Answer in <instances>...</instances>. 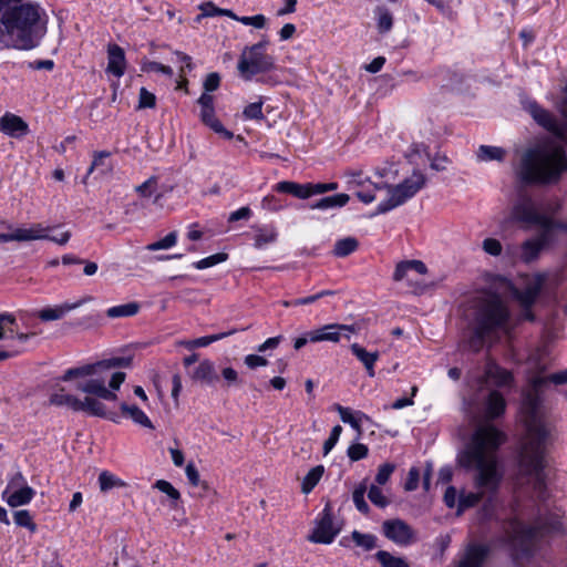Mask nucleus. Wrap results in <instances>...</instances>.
I'll return each mask as SVG.
<instances>
[{
	"mask_svg": "<svg viewBox=\"0 0 567 567\" xmlns=\"http://www.w3.org/2000/svg\"><path fill=\"white\" fill-rule=\"evenodd\" d=\"M549 383L566 384L567 369L549 375H543L542 372L530 375L520 406L526 434L518 455L519 471L534 480V486L539 493L545 487V454L550 443V430L545 421L542 394Z\"/></svg>",
	"mask_w": 567,
	"mask_h": 567,
	"instance_id": "nucleus-1",
	"label": "nucleus"
},
{
	"mask_svg": "<svg viewBox=\"0 0 567 567\" xmlns=\"http://www.w3.org/2000/svg\"><path fill=\"white\" fill-rule=\"evenodd\" d=\"M506 435L489 423L478 425L470 442L458 455V463L467 471L475 472L477 492H462L458 497V514L475 506L486 494L494 495L503 474L499 470L498 449Z\"/></svg>",
	"mask_w": 567,
	"mask_h": 567,
	"instance_id": "nucleus-2",
	"label": "nucleus"
},
{
	"mask_svg": "<svg viewBox=\"0 0 567 567\" xmlns=\"http://www.w3.org/2000/svg\"><path fill=\"white\" fill-rule=\"evenodd\" d=\"M559 205L536 202L528 196L520 197L512 209L513 220L522 224L523 229L538 228L536 236L526 239L519 248V259L529 264L535 261L540 252L556 239V234L567 231V223L553 216Z\"/></svg>",
	"mask_w": 567,
	"mask_h": 567,
	"instance_id": "nucleus-3",
	"label": "nucleus"
},
{
	"mask_svg": "<svg viewBox=\"0 0 567 567\" xmlns=\"http://www.w3.org/2000/svg\"><path fill=\"white\" fill-rule=\"evenodd\" d=\"M474 316L467 348L478 352L485 344L499 340L507 332L511 311L506 301L496 292L483 291L473 301Z\"/></svg>",
	"mask_w": 567,
	"mask_h": 567,
	"instance_id": "nucleus-4",
	"label": "nucleus"
},
{
	"mask_svg": "<svg viewBox=\"0 0 567 567\" xmlns=\"http://www.w3.org/2000/svg\"><path fill=\"white\" fill-rule=\"evenodd\" d=\"M38 4L21 2L3 12L0 17L1 34L7 44L19 50L35 48L47 31V20Z\"/></svg>",
	"mask_w": 567,
	"mask_h": 567,
	"instance_id": "nucleus-5",
	"label": "nucleus"
},
{
	"mask_svg": "<svg viewBox=\"0 0 567 567\" xmlns=\"http://www.w3.org/2000/svg\"><path fill=\"white\" fill-rule=\"evenodd\" d=\"M567 173V154L553 142L527 150L520 162L519 178L528 184H555Z\"/></svg>",
	"mask_w": 567,
	"mask_h": 567,
	"instance_id": "nucleus-6",
	"label": "nucleus"
},
{
	"mask_svg": "<svg viewBox=\"0 0 567 567\" xmlns=\"http://www.w3.org/2000/svg\"><path fill=\"white\" fill-rule=\"evenodd\" d=\"M512 546V556L520 563L533 556L538 538L549 533L563 532V522L558 515L538 517L536 522L526 526L519 517L508 519L503 526Z\"/></svg>",
	"mask_w": 567,
	"mask_h": 567,
	"instance_id": "nucleus-7",
	"label": "nucleus"
},
{
	"mask_svg": "<svg viewBox=\"0 0 567 567\" xmlns=\"http://www.w3.org/2000/svg\"><path fill=\"white\" fill-rule=\"evenodd\" d=\"M131 364V357H115L93 364L68 369L61 377V380L68 382L73 379L91 377V379L86 381H78L75 383V389L103 400L114 401L117 396L113 391L106 388V380L101 375V373L114 368H127Z\"/></svg>",
	"mask_w": 567,
	"mask_h": 567,
	"instance_id": "nucleus-8",
	"label": "nucleus"
},
{
	"mask_svg": "<svg viewBox=\"0 0 567 567\" xmlns=\"http://www.w3.org/2000/svg\"><path fill=\"white\" fill-rule=\"evenodd\" d=\"M374 189H386L388 199L377 207V214H385L408 202L426 185V177L420 171H413L412 175L398 185L372 184Z\"/></svg>",
	"mask_w": 567,
	"mask_h": 567,
	"instance_id": "nucleus-9",
	"label": "nucleus"
},
{
	"mask_svg": "<svg viewBox=\"0 0 567 567\" xmlns=\"http://www.w3.org/2000/svg\"><path fill=\"white\" fill-rule=\"evenodd\" d=\"M17 318L10 313H0V361L14 358L25 351V343L34 332H18Z\"/></svg>",
	"mask_w": 567,
	"mask_h": 567,
	"instance_id": "nucleus-10",
	"label": "nucleus"
},
{
	"mask_svg": "<svg viewBox=\"0 0 567 567\" xmlns=\"http://www.w3.org/2000/svg\"><path fill=\"white\" fill-rule=\"evenodd\" d=\"M275 69V58L266 52L245 48L239 56L237 70L245 81H250L257 74Z\"/></svg>",
	"mask_w": 567,
	"mask_h": 567,
	"instance_id": "nucleus-11",
	"label": "nucleus"
},
{
	"mask_svg": "<svg viewBox=\"0 0 567 567\" xmlns=\"http://www.w3.org/2000/svg\"><path fill=\"white\" fill-rule=\"evenodd\" d=\"M35 491L28 485L25 477L21 472L13 474L2 492V499L12 508L29 504Z\"/></svg>",
	"mask_w": 567,
	"mask_h": 567,
	"instance_id": "nucleus-12",
	"label": "nucleus"
},
{
	"mask_svg": "<svg viewBox=\"0 0 567 567\" xmlns=\"http://www.w3.org/2000/svg\"><path fill=\"white\" fill-rule=\"evenodd\" d=\"M544 286L542 276H535L528 279L522 289H516L514 296L523 307L522 317L526 320L533 321L534 315L530 311L532 306L536 302Z\"/></svg>",
	"mask_w": 567,
	"mask_h": 567,
	"instance_id": "nucleus-13",
	"label": "nucleus"
},
{
	"mask_svg": "<svg viewBox=\"0 0 567 567\" xmlns=\"http://www.w3.org/2000/svg\"><path fill=\"white\" fill-rule=\"evenodd\" d=\"M339 532L340 528L333 524L331 507L327 504L308 540L316 544H330Z\"/></svg>",
	"mask_w": 567,
	"mask_h": 567,
	"instance_id": "nucleus-14",
	"label": "nucleus"
},
{
	"mask_svg": "<svg viewBox=\"0 0 567 567\" xmlns=\"http://www.w3.org/2000/svg\"><path fill=\"white\" fill-rule=\"evenodd\" d=\"M384 536L400 546H408L416 540L415 532L402 519H389L383 522Z\"/></svg>",
	"mask_w": 567,
	"mask_h": 567,
	"instance_id": "nucleus-15",
	"label": "nucleus"
},
{
	"mask_svg": "<svg viewBox=\"0 0 567 567\" xmlns=\"http://www.w3.org/2000/svg\"><path fill=\"white\" fill-rule=\"evenodd\" d=\"M9 229L11 233H0V243L41 240L45 237V228L42 224H34L30 228L9 226Z\"/></svg>",
	"mask_w": 567,
	"mask_h": 567,
	"instance_id": "nucleus-16",
	"label": "nucleus"
},
{
	"mask_svg": "<svg viewBox=\"0 0 567 567\" xmlns=\"http://www.w3.org/2000/svg\"><path fill=\"white\" fill-rule=\"evenodd\" d=\"M81 305H82V301H78V302H74V303L65 302L63 305H60V306H56V307H53V308H45V309H42V310H39V311H33V312L20 311L19 312V318L22 321H27L29 319V317H38L42 321L59 320V319L63 318L68 312H70L71 310L76 309Z\"/></svg>",
	"mask_w": 567,
	"mask_h": 567,
	"instance_id": "nucleus-17",
	"label": "nucleus"
},
{
	"mask_svg": "<svg viewBox=\"0 0 567 567\" xmlns=\"http://www.w3.org/2000/svg\"><path fill=\"white\" fill-rule=\"evenodd\" d=\"M488 553L486 545L470 544L453 567H482Z\"/></svg>",
	"mask_w": 567,
	"mask_h": 567,
	"instance_id": "nucleus-18",
	"label": "nucleus"
},
{
	"mask_svg": "<svg viewBox=\"0 0 567 567\" xmlns=\"http://www.w3.org/2000/svg\"><path fill=\"white\" fill-rule=\"evenodd\" d=\"M0 131L19 138L28 134L29 126L20 116L7 113L0 117Z\"/></svg>",
	"mask_w": 567,
	"mask_h": 567,
	"instance_id": "nucleus-19",
	"label": "nucleus"
},
{
	"mask_svg": "<svg viewBox=\"0 0 567 567\" xmlns=\"http://www.w3.org/2000/svg\"><path fill=\"white\" fill-rule=\"evenodd\" d=\"M125 65L124 50L117 44H109L106 71L116 78H121L125 72Z\"/></svg>",
	"mask_w": 567,
	"mask_h": 567,
	"instance_id": "nucleus-20",
	"label": "nucleus"
},
{
	"mask_svg": "<svg viewBox=\"0 0 567 567\" xmlns=\"http://www.w3.org/2000/svg\"><path fill=\"white\" fill-rule=\"evenodd\" d=\"M506 401L498 391H489L485 400L484 415L487 421L499 417L504 414Z\"/></svg>",
	"mask_w": 567,
	"mask_h": 567,
	"instance_id": "nucleus-21",
	"label": "nucleus"
},
{
	"mask_svg": "<svg viewBox=\"0 0 567 567\" xmlns=\"http://www.w3.org/2000/svg\"><path fill=\"white\" fill-rule=\"evenodd\" d=\"M275 190L290 194L300 199H306L312 196L311 183L298 184L295 182L282 181L276 184Z\"/></svg>",
	"mask_w": 567,
	"mask_h": 567,
	"instance_id": "nucleus-22",
	"label": "nucleus"
},
{
	"mask_svg": "<svg viewBox=\"0 0 567 567\" xmlns=\"http://www.w3.org/2000/svg\"><path fill=\"white\" fill-rule=\"evenodd\" d=\"M351 351L357 357V359L364 365L368 375L370 378H373L375 375L374 364L379 359V352H369L358 343H353L351 346Z\"/></svg>",
	"mask_w": 567,
	"mask_h": 567,
	"instance_id": "nucleus-23",
	"label": "nucleus"
},
{
	"mask_svg": "<svg viewBox=\"0 0 567 567\" xmlns=\"http://www.w3.org/2000/svg\"><path fill=\"white\" fill-rule=\"evenodd\" d=\"M485 378L487 382H491L492 384L497 386L507 385L512 381V374L507 370L501 368L494 362H488L486 364Z\"/></svg>",
	"mask_w": 567,
	"mask_h": 567,
	"instance_id": "nucleus-24",
	"label": "nucleus"
},
{
	"mask_svg": "<svg viewBox=\"0 0 567 567\" xmlns=\"http://www.w3.org/2000/svg\"><path fill=\"white\" fill-rule=\"evenodd\" d=\"M121 412L124 416L130 417L135 424L148 429L154 430V425L151 419L136 405L122 403L120 405Z\"/></svg>",
	"mask_w": 567,
	"mask_h": 567,
	"instance_id": "nucleus-25",
	"label": "nucleus"
},
{
	"mask_svg": "<svg viewBox=\"0 0 567 567\" xmlns=\"http://www.w3.org/2000/svg\"><path fill=\"white\" fill-rule=\"evenodd\" d=\"M200 120L224 138L231 140L234 137L233 132L226 130L221 122L215 116V109L200 110Z\"/></svg>",
	"mask_w": 567,
	"mask_h": 567,
	"instance_id": "nucleus-26",
	"label": "nucleus"
},
{
	"mask_svg": "<svg viewBox=\"0 0 567 567\" xmlns=\"http://www.w3.org/2000/svg\"><path fill=\"white\" fill-rule=\"evenodd\" d=\"M192 378L196 381L212 384L218 379V375L214 363L209 360H203L194 370Z\"/></svg>",
	"mask_w": 567,
	"mask_h": 567,
	"instance_id": "nucleus-27",
	"label": "nucleus"
},
{
	"mask_svg": "<svg viewBox=\"0 0 567 567\" xmlns=\"http://www.w3.org/2000/svg\"><path fill=\"white\" fill-rule=\"evenodd\" d=\"M278 231L272 225L255 228L254 247L260 249L277 240Z\"/></svg>",
	"mask_w": 567,
	"mask_h": 567,
	"instance_id": "nucleus-28",
	"label": "nucleus"
},
{
	"mask_svg": "<svg viewBox=\"0 0 567 567\" xmlns=\"http://www.w3.org/2000/svg\"><path fill=\"white\" fill-rule=\"evenodd\" d=\"M50 403L56 406H68L74 412H80L81 403L76 396L65 393L64 389H60L58 392L51 394Z\"/></svg>",
	"mask_w": 567,
	"mask_h": 567,
	"instance_id": "nucleus-29",
	"label": "nucleus"
},
{
	"mask_svg": "<svg viewBox=\"0 0 567 567\" xmlns=\"http://www.w3.org/2000/svg\"><path fill=\"white\" fill-rule=\"evenodd\" d=\"M349 199H350V197L347 194H337V195L323 197V198L317 200L316 203H312L309 207H310V209H320V210H326V209L336 208V207H343L344 205L348 204Z\"/></svg>",
	"mask_w": 567,
	"mask_h": 567,
	"instance_id": "nucleus-30",
	"label": "nucleus"
},
{
	"mask_svg": "<svg viewBox=\"0 0 567 567\" xmlns=\"http://www.w3.org/2000/svg\"><path fill=\"white\" fill-rule=\"evenodd\" d=\"M374 17L377 20V29L380 34H385L391 31L393 27V16L388 8L378 6L374 9Z\"/></svg>",
	"mask_w": 567,
	"mask_h": 567,
	"instance_id": "nucleus-31",
	"label": "nucleus"
},
{
	"mask_svg": "<svg viewBox=\"0 0 567 567\" xmlns=\"http://www.w3.org/2000/svg\"><path fill=\"white\" fill-rule=\"evenodd\" d=\"M81 409L80 412H86L93 416L106 417V408L99 400L90 396H85L83 400H80Z\"/></svg>",
	"mask_w": 567,
	"mask_h": 567,
	"instance_id": "nucleus-32",
	"label": "nucleus"
},
{
	"mask_svg": "<svg viewBox=\"0 0 567 567\" xmlns=\"http://www.w3.org/2000/svg\"><path fill=\"white\" fill-rule=\"evenodd\" d=\"M324 472V467L322 465H317L312 467L308 474L303 477L301 484V491L305 494L310 493L315 486L319 483Z\"/></svg>",
	"mask_w": 567,
	"mask_h": 567,
	"instance_id": "nucleus-33",
	"label": "nucleus"
},
{
	"mask_svg": "<svg viewBox=\"0 0 567 567\" xmlns=\"http://www.w3.org/2000/svg\"><path fill=\"white\" fill-rule=\"evenodd\" d=\"M359 246L354 237H346L334 244L333 255L340 258L347 257L354 252Z\"/></svg>",
	"mask_w": 567,
	"mask_h": 567,
	"instance_id": "nucleus-34",
	"label": "nucleus"
},
{
	"mask_svg": "<svg viewBox=\"0 0 567 567\" xmlns=\"http://www.w3.org/2000/svg\"><path fill=\"white\" fill-rule=\"evenodd\" d=\"M505 151L502 147L481 145L477 151V158L482 162L503 161Z\"/></svg>",
	"mask_w": 567,
	"mask_h": 567,
	"instance_id": "nucleus-35",
	"label": "nucleus"
},
{
	"mask_svg": "<svg viewBox=\"0 0 567 567\" xmlns=\"http://www.w3.org/2000/svg\"><path fill=\"white\" fill-rule=\"evenodd\" d=\"M140 306L136 302H128L125 305L114 306L107 309L106 315L109 318L132 317L138 312Z\"/></svg>",
	"mask_w": 567,
	"mask_h": 567,
	"instance_id": "nucleus-36",
	"label": "nucleus"
},
{
	"mask_svg": "<svg viewBox=\"0 0 567 567\" xmlns=\"http://www.w3.org/2000/svg\"><path fill=\"white\" fill-rule=\"evenodd\" d=\"M100 491L105 493L115 487H124L125 483L114 474L103 471L99 475Z\"/></svg>",
	"mask_w": 567,
	"mask_h": 567,
	"instance_id": "nucleus-37",
	"label": "nucleus"
},
{
	"mask_svg": "<svg viewBox=\"0 0 567 567\" xmlns=\"http://www.w3.org/2000/svg\"><path fill=\"white\" fill-rule=\"evenodd\" d=\"M375 557L382 567H410L403 558L395 557L385 550H379Z\"/></svg>",
	"mask_w": 567,
	"mask_h": 567,
	"instance_id": "nucleus-38",
	"label": "nucleus"
},
{
	"mask_svg": "<svg viewBox=\"0 0 567 567\" xmlns=\"http://www.w3.org/2000/svg\"><path fill=\"white\" fill-rule=\"evenodd\" d=\"M13 520L17 526L24 527L31 533L37 530V524L33 522V517L27 509L16 511L13 513Z\"/></svg>",
	"mask_w": 567,
	"mask_h": 567,
	"instance_id": "nucleus-39",
	"label": "nucleus"
},
{
	"mask_svg": "<svg viewBox=\"0 0 567 567\" xmlns=\"http://www.w3.org/2000/svg\"><path fill=\"white\" fill-rule=\"evenodd\" d=\"M351 538L357 546L365 550H371L377 546V537L372 534H362L358 530H353Z\"/></svg>",
	"mask_w": 567,
	"mask_h": 567,
	"instance_id": "nucleus-40",
	"label": "nucleus"
},
{
	"mask_svg": "<svg viewBox=\"0 0 567 567\" xmlns=\"http://www.w3.org/2000/svg\"><path fill=\"white\" fill-rule=\"evenodd\" d=\"M176 241H177V234H176V231H172V233L167 234L164 238L147 245L146 249L150 251L168 249V248L173 247L176 244Z\"/></svg>",
	"mask_w": 567,
	"mask_h": 567,
	"instance_id": "nucleus-41",
	"label": "nucleus"
},
{
	"mask_svg": "<svg viewBox=\"0 0 567 567\" xmlns=\"http://www.w3.org/2000/svg\"><path fill=\"white\" fill-rule=\"evenodd\" d=\"M367 492V487L364 484H360L352 494L353 503L359 512L362 514L369 513V505L364 501V494Z\"/></svg>",
	"mask_w": 567,
	"mask_h": 567,
	"instance_id": "nucleus-42",
	"label": "nucleus"
},
{
	"mask_svg": "<svg viewBox=\"0 0 567 567\" xmlns=\"http://www.w3.org/2000/svg\"><path fill=\"white\" fill-rule=\"evenodd\" d=\"M262 104L261 99L258 102L248 104L243 111V116L246 120H264Z\"/></svg>",
	"mask_w": 567,
	"mask_h": 567,
	"instance_id": "nucleus-43",
	"label": "nucleus"
},
{
	"mask_svg": "<svg viewBox=\"0 0 567 567\" xmlns=\"http://www.w3.org/2000/svg\"><path fill=\"white\" fill-rule=\"evenodd\" d=\"M228 255L225 252H217L215 255L208 256L206 258L200 259L194 264L196 269H206L218 265L227 259Z\"/></svg>",
	"mask_w": 567,
	"mask_h": 567,
	"instance_id": "nucleus-44",
	"label": "nucleus"
},
{
	"mask_svg": "<svg viewBox=\"0 0 567 567\" xmlns=\"http://www.w3.org/2000/svg\"><path fill=\"white\" fill-rule=\"evenodd\" d=\"M319 329V333H320V339H321V342L323 341H328V342H339V331H338V327L336 326V323H330V324H326L321 328H318Z\"/></svg>",
	"mask_w": 567,
	"mask_h": 567,
	"instance_id": "nucleus-45",
	"label": "nucleus"
},
{
	"mask_svg": "<svg viewBox=\"0 0 567 567\" xmlns=\"http://www.w3.org/2000/svg\"><path fill=\"white\" fill-rule=\"evenodd\" d=\"M235 332H236V330H229V331H226V332H220V333H215V334H210V336L200 337V338L194 339L193 343H195L197 348H199V347H207V346H209L213 342L219 341V340H221V339H224L226 337H229V336L234 334Z\"/></svg>",
	"mask_w": 567,
	"mask_h": 567,
	"instance_id": "nucleus-46",
	"label": "nucleus"
},
{
	"mask_svg": "<svg viewBox=\"0 0 567 567\" xmlns=\"http://www.w3.org/2000/svg\"><path fill=\"white\" fill-rule=\"evenodd\" d=\"M368 497L372 504L381 508L386 507L389 504V501L383 495L381 488L375 485H371V487L369 488Z\"/></svg>",
	"mask_w": 567,
	"mask_h": 567,
	"instance_id": "nucleus-47",
	"label": "nucleus"
},
{
	"mask_svg": "<svg viewBox=\"0 0 567 567\" xmlns=\"http://www.w3.org/2000/svg\"><path fill=\"white\" fill-rule=\"evenodd\" d=\"M157 189V178L155 176L150 177L143 184L136 186L135 190L142 197H151Z\"/></svg>",
	"mask_w": 567,
	"mask_h": 567,
	"instance_id": "nucleus-48",
	"label": "nucleus"
},
{
	"mask_svg": "<svg viewBox=\"0 0 567 567\" xmlns=\"http://www.w3.org/2000/svg\"><path fill=\"white\" fill-rule=\"evenodd\" d=\"M346 177H348V184L350 187H362L364 183L370 182V179L362 177V171L361 169H349L344 173Z\"/></svg>",
	"mask_w": 567,
	"mask_h": 567,
	"instance_id": "nucleus-49",
	"label": "nucleus"
},
{
	"mask_svg": "<svg viewBox=\"0 0 567 567\" xmlns=\"http://www.w3.org/2000/svg\"><path fill=\"white\" fill-rule=\"evenodd\" d=\"M368 447L362 443H355L349 446L348 456L351 461L357 462L360 461L368 455Z\"/></svg>",
	"mask_w": 567,
	"mask_h": 567,
	"instance_id": "nucleus-50",
	"label": "nucleus"
},
{
	"mask_svg": "<svg viewBox=\"0 0 567 567\" xmlns=\"http://www.w3.org/2000/svg\"><path fill=\"white\" fill-rule=\"evenodd\" d=\"M156 104L155 95L147 91L145 87H141L138 96V109H153Z\"/></svg>",
	"mask_w": 567,
	"mask_h": 567,
	"instance_id": "nucleus-51",
	"label": "nucleus"
},
{
	"mask_svg": "<svg viewBox=\"0 0 567 567\" xmlns=\"http://www.w3.org/2000/svg\"><path fill=\"white\" fill-rule=\"evenodd\" d=\"M394 470H395V466L391 463H384V464L380 465L378 468V473L375 475V482L379 485H384L389 481V478L392 475V473L394 472Z\"/></svg>",
	"mask_w": 567,
	"mask_h": 567,
	"instance_id": "nucleus-52",
	"label": "nucleus"
},
{
	"mask_svg": "<svg viewBox=\"0 0 567 567\" xmlns=\"http://www.w3.org/2000/svg\"><path fill=\"white\" fill-rule=\"evenodd\" d=\"M342 427L341 425H336L332 427L329 437L323 443V454L327 455L337 444L339 437L341 435Z\"/></svg>",
	"mask_w": 567,
	"mask_h": 567,
	"instance_id": "nucleus-53",
	"label": "nucleus"
},
{
	"mask_svg": "<svg viewBox=\"0 0 567 567\" xmlns=\"http://www.w3.org/2000/svg\"><path fill=\"white\" fill-rule=\"evenodd\" d=\"M144 70L147 72H156L162 73L168 78H172L174 72L173 69L168 65H164L156 61H150L144 65Z\"/></svg>",
	"mask_w": 567,
	"mask_h": 567,
	"instance_id": "nucleus-54",
	"label": "nucleus"
},
{
	"mask_svg": "<svg viewBox=\"0 0 567 567\" xmlns=\"http://www.w3.org/2000/svg\"><path fill=\"white\" fill-rule=\"evenodd\" d=\"M154 486L161 492L167 494L172 499L177 501L181 497L179 492L167 481L158 480Z\"/></svg>",
	"mask_w": 567,
	"mask_h": 567,
	"instance_id": "nucleus-55",
	"label": "nucleus"
},
{
	"mask_svg": "<svg viewBox=\"0 0 567 567\" xmlns=\"http://www.w3.org/2000/svg\"><path fill=\"white\" fill-rule=\"evenodd\" d=\"M483 250L491 256H499L502 252V244L495 238H486L483 240Z\"/></svg>",
	"mask_w": 567,
	"mask_h": 567,
	"instance_id": "nucleus-56",
	"label": "nucleus"
},
{
	"mask_svg": "<svg viewBox=\"0 0 567 567\" xmlns=\"http://www.w3.org/2000/svg\"><path fill=\"white\" fill-rule=\"evenodd\" d=\"M221 377L224 378L228 386L237 385L240 383L238 372L231 367L224 368L221 370Z\"/></svg>",
	"mask_w": 567,
	"mask_h": 567,
	"instance_id": "nucleus-57",
	"label": "nucleus"
},
{
	"mask_svg": "<svg viewBox=\"0 0 567 567\" xmlns=\"http://www.w3.org/2000/svg\"><path fill=\"white\" fill-rule=\"evenodd\" d=\"M244 361L249 369H256L268 364L267 359L258 354H248L245 357Z\"/></svg>",
	"mask_w": 567,
	"mask_h": 567,
	"instance_id": "nucleus-58",
	"label": "nucleus"
},
{
	"mask_svg": "<svg viewBox=\"0 0 567 567\" xmlns=\"http://www.w3.org/2000/svg\"><path fill=\"white\" fill-rule=\"evenodd\" d=\"M45 228V237L43 239H47V240H50V241H53L60 246H64L71 238V233L69 230L66 231H63L59 235H54V236H50L48 235V231L51 229L50 227H44Z\"/></svg>",
	"mask_w": 567,
	"mask_h": 567,
	"instance_id": "nucleus-59",
	"label": "nucleus"
},
{
	"mask_svg": "<svg viewBox=\"0 0 567 567\" xmlns=\"http://www.w3.org/2000/svg\"><path fill=\"white\" fill-rule=\"evenodd\" d=\"M220 83V76L218 73H209L204 81V89L206 92H213L218 89Z\"/></svg>",
	"mask_w": 567,
	"mask_h": 567,
	"instance_id": "nucleus-60",
	"label": "nucleus"
},
{
	"mask_svg": "<svg viewBox=\"0 0 567 567\" xmlns=\"http://www.w3.org/2000/svg\"><path fill=\"white\" fill-rule=\"evenodd\" d=\"M185 473H186L188 482L193 486H198L200 484L199 472L197 471L196 466L193 463H188L186 465Z\"/></svg>",
	"mask_w": 567,
	"mask_h": 567,
	"instance_id": "nucleus-61",
	"label": "nucleus"
},
{
	"mask_svg": "<svg viewBox=\"0 0 567 567\" xmlns=\"http://www.w3.org/2000/svg\"><path fill=\"white\" fill-rule=\"evenodd\" d=\"M410 260L401 261L396 265L394 274H393V280L401 281L404 278H406L408 272L410 271Z\"/></svg>",
	"mask_w": 567,
	"mask_h": 567,
	"instance_id": "nucleus-62",
	"label": "nucleus"
},
{
	"mask_svg": "<svg viewBox=\"0 0 567 567\" xmlns=\"http://www.w3.org/2000/svg\"><path fill=\"white\" fill-rule=\"evenodd\" d=\"M419 480H420L419 470L415 468V467H412L409 471L408 480L405 482V489L406 491H414V489H416L417 485H419Z\"/></svg>",
	"mask_w": 567,
	"mask_h": 567,
	"instance_id": "nucleus-63",
	"label": "nucleus"
},
{
	"mask_svg": "<svg viewBox=\"0 0 567 567\" xmlns=\"http://www.w3.org/2000/svg\"><path fill=\"white\" fill-rule=\"evenodd\" d=\"M202 14L197 17V20H200L204 17H215L220 16V8L216 7L213 2H206L200 6Z\"/></svg>",
	"mask_w": 567,
	"mask_h": 567,
	"instance_id": "nucleus-64",
	"label": "nucleus"
}]
</instances>
